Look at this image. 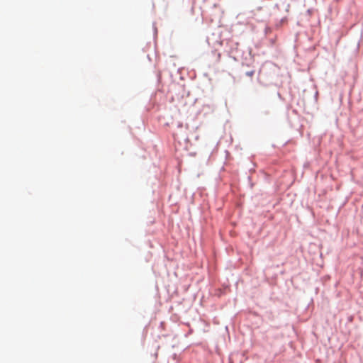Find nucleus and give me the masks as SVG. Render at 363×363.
Wrapping results in <instances>:
<instances>
[{
    "mask_svg": "<svg viewBox=\"0 0 363 363\" xmlns=\"http://www.w3.org/2000/svg\"><path fill=\"white\" fill-rule=\"evenodd\" d=\"M254 74H255V71H253V70L246 72V75L248 77H252L254 75Z\"/></svg>",
    "mask_w": 363,
    "mask_h": 363,
    "instance_id": "obj_1",
    "label": "nucleus"
}]
</instances>
